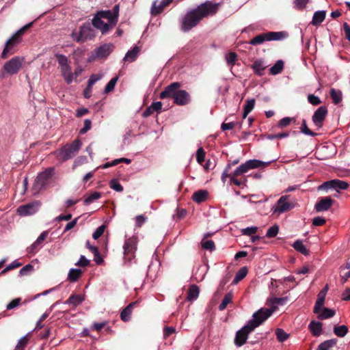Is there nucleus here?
Segmentation results:
<instances>
[{
	"mask_svg": "<svg viewBox=\"0 0 350 350\" xmlns=\"http://www.w3.org/2000/svg\"><path fill=\"white\" fill-rule=\"evenodd\" d=\"M220 6L219 3L206 1L196 8L188 12L184 16L181 28L184 31H189L196 27L204 18L215 15Z\"/></svg>",
	"mask_w": 350,
	"mask_h": 350,
	"instance_id": "nucleus-1",
	"label": "nucleus"
},
{
	"mask_svg": "<svg viewBox=\"0 0 350 350\" xmlns=\"http://www.w3.org/2000/svg\"><path fill=\"white\" fill-rule=\"evenodd\" d=\"M181 83L173 82L166 86L163 91L160 93L161 99L172 98L174 103L178 106H185L191 101V95L185 90H180Z\"/></svg>",
	"mask_w": 350,
	"mask_h": 350,
	"instance_id": "nucleus-2",
	"label": "nucleus"
},
{
	"mask_svg": "<svg viewBox=\"0 0 350 350\" xmlns=\"http://www.w3.org/2000/svg\"><path fill=\"white\" fill-rule=\"evenodd\" d=\"M33 23H29L18 29L12 36L7 40L5 47L1 53V57L7 59L16 52V46L22 41L23 34L31 27Z\"/></svg>",
	"mask_w": 350,
	"mask_h": 350,
	"instance_id": "nucleus-3",
	"label": "nucleus"
},
{
	"mask_svg": "<svg viewBox=\"0 0 350 350\" xmlns=\"http://www.w3.org/2000/svg\"><path fill=\"white\" fill-rule=\"evenodd\" d=\"M81 146V141L79 139H76L71 144H67L62 148L57 150L53 154L59 161L64 162L77 155Z\"/></svg>",
	"mask_w": 350,
	"mask_h": 350,
	"instance_id": "nucleus-4",
	"label": "nucleus"
},
{
	"mask_svg": "<svg viewBox=\"0 0 350 350\" xmlns=\"http://www.w3.org/2000/svg\"><path fill=\"white\" fill-rule=\"evenodd\" d=\"M109 12L100 10L94 15L92 19L93 27L99 30L103 35L107 34L116 26L111 20H109Z\"/></svg>",
	"mask_w": 350,
	"mask_h": 350,
	"instance_id": "nucleus-5",
	"label": "nucleus"
},
{
	"mask_svg": "<svg viewBox=\"0 0 350 350\" xmlns=\"http://www.w3.org/2000/svg\"><path fill=\"white\" fill-rule=\"evenodd\" d=\"M24 62L25 58L21 56H15L5 62L0 70V79L17 75L21 70Z\"/></svg>",
	"mask_w": 350,
	"mask_h": 350,
	"instance_id": "nucleus-6",
	"label": "nucleus"
},
{
	"mask_svg": "<svg viewBox=\"0 0 350 350\" xmlns=\"http://www.w3.org/2000/svg\"><path fill=\"white\" fill-rule=\"evenodd\" d=\"M96 35V31L92 23L86 22L80 26L79 32L73 31L70 36L73 40L80 43L93 40Z\"/></svg>",
	"mask_w": 350,
	"mask_h": 350,
	"instance_id": "nucleus-7",
	"label": "nucleus"
},
{
	"mask_svg": "<svg viewBox=\"0 0 350 350\" xmlns=\"http://www.w3.org/2000/svg\"><path fill=\"white\" fill-rule=\"evenodd\" d=\"M287 36L288 33L284 31H269L255 36L250 40L249 43L255 46L261 44L265 41L281 40Z\"/></svg>",
	"mask_w": 350,
	"mask_h": 350,
	"instance_id": "nucleus-8",
	"label": "nucleus"
},
{
	"mask_svg": "<svg viewBox=\"0 0 350 350\" xmlns=\"http://www.w3.org/2000/svg\"><path fill=\"white\" fill-rule=\"evenodd\" d=\"M270 162H263L256 159L247 161L245 163L239 166L234 172V176H241L247 172L251 169L267 167Z\"/></svg>",
	"mask_w": 350,
	"mask_h": 350,
	"instance_id": "nucleus-9",
	"label": "nucleus"
},
{
	"mask_svg": "<svg viewBox=\"0 0 350 350\" xmlns=\"http://www.w3.org/2000/svg\"><path fill=\"white\" fill-rule=\"evenodd\" d=\"M273 310L269 308H260L254 313L252 319L247 323L254 329L267 319L273 313Z\"/></svg>",
	"mask_w": 350,
	"mask_h": 350,
	"instance_id": "nucleus-10",
	"label": "nucleus"
},
{
	"mask_svg": "<svg viewBox=\"0 0 350 350\" xmlns=\"http://www.w3.org/2000/svg\"><path fill=\"white\" fill-rule=\"evenodd\" d=\"M115 46L112 43H106L96 48L91 56V58L95 59H106L114 50Z\"/></svg>",
	"mask_w": 350,
	"mask_h": 350,
	"instance_id": "nucleus-11",
	"label": "nucleus"
},
{
	"mask_svg": "<svg viewBox=\"0 0 350 350\" xmlns=\"http://www.w3.org/2000/svg\"><path fill=\"white\" fill-rule=\"evenodd\" d=\"M53 167H49L45 171L39 174L33 185L34 189L39 191L42 189L47 185L49 180L53 176Z\"/></svg>",
	"mask_w": 350,
	"mask_h": 350,
	"instance_id": "nucleus-12",
	"label": "nucleus"
},
{
	"mask_svg": "<svg viewBox=\"0 0 350 350\" xmlns=\"http://www.w3.org/2000/svg\"><path fill=\"white\" fill-rule=\"evenodd\" d=\"M254 329L247 323L240 330L237 331L235 335L234 344L237 347H239L243 345L248 338V335Z\"/></svg>",
	"mask_w": 350,
	"mask_h": 350,
	"instance_id": "nucleus-13",
	"label": "nucleus"
},
{
	"mask_svg": "<svg viewBox=\"0 0 350 350\" xmlns=\"http://www.w3.org/2000/svg\"><path fill=\"white\" fill-rule=\"evenodd\" d=\"M349 187L348 183L339 180L334 179L329 181L324 182L322 185L318 187L319 190H327L329 189H334L336 191L341 189H347Z\"/></svg>",
	"mask_w": 350,
	"mask_h": 350,
	"instance_id": "nucleus-14",
	"label": "nucleus"
},
{
	"mask_svg": "<svg viewBox=\"0 0 350 350\" xmlns=\"http://www.w3.org/2000/svg\"><path fill=\"white\" fill-rule=\"evenodd\" d=\"M40 205L38 201L21 205L17 208V213L20 216L31 215L38 211Z\"/></svg>",
	"mask_w": 350,
	"mask_h": 350,
	"instance_id": "nucleus-15",
	"label": "nucleus"
},
{
	"mask_svg": "<svg viewBox=\"0 0 350 350\" xmlns=\"http://www.w3.org/2000/svg\"><path fill=\"white\" fill-rule=\"evenodd\" d=\"M123 247L125 258L131 260L134 257V253L137 248L136 239L134 237L127 239Z\"/></svg>",
	"mask_w": 350,
	"mask_h": 350,
	"instance_id": "nucleus-16",
	"label": "nucleus"
},
{
	"mask_svg": "<svg viewBox=\"0 0 350 350\" xmlns=\"http://www.w3.org/2000/svg\"><path fill=\"white\" fill-rule=\"evenodd\" d=\"M288 196H287L280 197L275 206L274 212L282 213L292 209L294 204L288 202Z\"/></svg>",
	"mask_w": 350,
	"mask_h": 350,
	"instance_id": "nucleus-17",
	"label": "nucleus"
},
{
	"mask_svg": "<svg viewBox=\"0 0 350 350\" xmlns=\"http://www.w3.org/2000/svg\"><path fill=\"white\" fill-rule=\"evenodd\" d=\"M327 114V109L325 106H321L314 113L312 116V121L318 127L323 126V122Z\"/></svg>",
	"mask_w": 350,
	"mask_h": 350,
	"instance_id": "nucleus-18",
	"label": "nucleus"
},
{
	"mask_svg": "<svg viewBox=\"0 0 350 350\" xmlns=\"http://www.w3.org/2000/svg\"><path fill=\"white\" fill-rule=\"evenodd\" d=\"M333 203L334 200L329 196L321 198L316 203L314 208L317 212L325 211L329 209Z\"/></svg>",
	"mask_w": 350,
	"mask_h": 350,
	"instance_id": "nucleus-19",
	"label": "nucleus"
},
{
	"mask_svg": "<svg viewBox=\"0 0 350 350\" xmlns=\"http://www.w3.org/2000/svg\"><path fill=\"white\" fill-rule=\"evenodd\" d=\"M139 304L138 301H135L129 304L120 313L121 319L124 321H129L131 319V316L133 312V309L135 306Z\"/></svg>",
	"mask_w": 350,
	"mask_h": 350,
	"instance_id": "nucleus-20",
	"label": "nucleus"
},
{
	"mask_svg": "<svg viewBox=\"0 0 350 350\" xmlns=\"http://www.w3.org/2000/svg\"><path fill=\"white\" fill-rule=\"evenodd\" d=\"M48 236V232L44 231L36 239V241L27 248L28 253H35L38 248L40 247L41 244Z\"/></svg>",
	"mask_w": 350,
	"mask_h": 350,
	"instance_id": "nucleus-21",
	"label": "nucleus"
},
{
	"mask_svg": "<svg viewBox=\"0 0 350 350\" xmlns=\"http://www.w3.org/2000/svg\"><path fill=\"white\" fill-rule=\"evenodd\" d=\"M85 300V295H76L72 294L66 301L65 304L71 305L73 307L79 306Z\"/></svg>",
	"mask_w": 350,
	"mask_h": 350,
	"instance_id": "nucleus-22",
	"label": "nucleus"
},
{
	"mask_svg": "<svg viewBox=\"0 0 350 350\" xmlns=\"http://www.w3.org/2000/svg\"><path fill=\"white\" fill-rule=\"evenodd\" d=\"M251 67L254 70V72L258 76H262L264 75V71L267 68L264 64V61L260 59H256Z\"/></svg>",
	"mask_w": 350,
	"mask_h": 350,
	"instance_id": "nucleus-23",
	"label": "nucleus"
},
{
	"mask_svg": "<svg viewBox=\"0 0 350 350\" xmlns=\"http://www.w3.org/2000/svg\"><path fill=\"white\" fill-rule=\"evenodd\" d=\"M308 329L314 336H319L322 333V323L312 321L308 325Z\"/></svg>",
	"mask_w": 350,
	"mask_h": 350,
	"instance_id": "nucleus-24",
	"label": "nucleus"
},
{
	"mask_svg": "<svg viewBox=\"0 0 350 350\" xmlns=\"http://www.w3.org/2000/svg\"><path fill=\"white\" fill-rule=\"evenodd\" d=\"M208 196V193L206 190H198L193 193L192 200L197 203H201L206 201Z\"/></svg>",
	"mask_w": 350,
	"mask_h": 350,
	"instance_id": "nucleus-25",
	"label": "nucleus"
},
{
	"mask_svg": "<svg viewBox=\"0 0 350 350\" xmlns=\"http://www.w3.org/2000/svg\"><path fill=\"white\" fill-rule=\"evenodd\" d=\"M330 97L334 105H338L342 100V93L340 90L332 88L329 92Z\"/></svg>",
	"mask_w": 350,
	"mask_h": 350,
	"instance_id": "nucleus-26",
	"label": "nucleus"
},
{
	"mask_svg": "<svg viewBox=\"0 0 350 350\" xmlns=\"http://www.w3.org/2000/svg\"><path fill=\"white\" fill-rule=\"evenodd\" d=\"M200 290L198 286H190L187 291L186 299L189 301L196 300L199 295Z\"/></svg>",
	"mask_w": 350,
	"mask_h": 350,
	"instance_id": "nucleus-27",
	"label": "nucleus"
},
{
	"mask_svg": "<svg viewBox=\"0 0 350 350\" xmlns=\"http://www.w3.org/2000/svg\"><path fill=\"white\" fill-rule=\"evenodd\" d=\"M325 16V11H317L314 12L311 22L312 24L315 26L319 25L324 21Z\"/></svg>",
	"mask_w": 350,
	"mask_h": 350,
	"instance_id": "nucleus-28",
	"label": "nucleus"
},
{
	"mask_svg": "<svg viewBox=\"0 0 350 350\" xmlns=\"http://www.w3.org/2000/svg\"><path fill=\"white\" fill-rule=\"evenodd\" d=\"M139 52V48L137 46H134L126 53L124 60L129 62H134L137 59Z\"/></svg>",
	"mask_w": 350,
	"mask_h": 350,
	"instance_id": "nucleus-29",
	"label": "nucleus"
},
{
	"mask_svg": "<svg viewBox=\"0 0 350 350\" xmlns=\"http://www.w3.org/2000/svg\"><path fill=\"white\" fill-rule=\"evenodd\" d=\"M335 310L327 308H323L321 309L319 313H317L318 314L317 318L320 320H324L329 318H331L334 316Z\"/></svg>",
	"mask_w": 350,
	"mask_h": 350,
	"instance_id": "nucleus-30",
	"label": "nucleus"
},
{
	"mask_svg": "<svg viewBox=\"0 0 350 350\" xmlns=\"http://www.w3.org/2000/svg\"><path fill=\"white\" fill-rule=\"evenodd\" d=\"M248 269L247 267H241L236 273L231 284H236L241 282L247 274Z\"/></svg>",
	"mask_w": 350,
	"mask_h": 350,
	"instance_id": "nucleus-31",
	"label": "nucleus"
},
{
	"mask_svg": "<svg viewBox=\"0 0 350 350\" xmlns=\"http://www.w3.org/2000/svg\"><path fill=\"white\" fill-rule=\"evenodd\" d=\"M119 11H120V6L119 5H116L112 10H104V12H107L110 13V16L109 17V20H111L113 24L116 25L118 20L119 16Z\"/></svg>",
	"mask_w": 350,
	"mask_h": 350,
	"instance_id": "nucleus-32",
	"label": "nucleus"
},
{
	"mask_svg": "<svg viewBox=\"0 0 350 350\" xmlns=\"http://www.w3.org/2000/svg\"><path fill=\"white\" fill-rule=\"evenodd\" d=\"M62 75L68 84H70L73 81V74L71 72L70 66L61 68Z\"/></svg>",
	"mask_w": 350,
	"mask_h": 350,
	"instance_id": "nucleus-33",
	"label": "nucleus"
},
{
	"mask_svg": "<svg viewBox=\"0 0 350 350\" xmlns=\"http://www.w3.org/2000/svg\"><path fill=\"white\" fill-rule=\"evenodd\" d=\"M239 162V159H236V160L233 161L232 163H228L226 165L224 171L223 172V173L221 174V179L224 183H225V182L226 181L227 178L228 176H231L230 170H231L232 167L237 165Z\"/></svg>",
	"mask_w": 350,
	"mask_h": 350,
	"instance_id": "nucleus-34",
	"label": "nucleus"
},
{
	"mask_svg": "<svg viewBox=\"0 0 350 350\" xmlns=\"http://www.w3.org/2000/svg\"><path fill=\"white\" fill-rule=\"evenodd\" d=\"M165 7H167V5L163 1L159 3V4H157V2L154 1L151 8V14L154 16L158 15L163 12Z\"/></svg>",
	"mask_w": 350,
	"mask_h": 350,
	"instance_id": "nucleus-35",
	"label": "nucleus"
},
{
	"mask_svg": "<svg viewBox=\"0 0 350 350\" xmlns=\"http://www.w3.org/2000/svg\"><path fill=\"white\" fill-rule=\"evenodd\" d=\"M255 99L247 100L243 107V118H245L247 115L253 110L255 105Z\"/></svg>",
	"mask_w": 350,
	"mask_h": 350,
	"instance_id": "nucleus-36",
	"label": "nucleus"
},
{
	"mask_svg": "<svg viewBox=\"0 0 350 350\" xmlns=\"http://www.w3.org/2000/svg\"><path fill=\"white\" fill-rule=\"evenodd\" d=\"M336 339H330L321 342L316 350H329L330 348L333 347L336 345Z\"/></svg>",
	"mask_w": 350,
	"mask_h": 350,
	"instance_id": "nucleus-37",
	"label": "nucleus"
},
{
	"mask_svg": "<svg viewBox=\"0 0 350 350\" xmlns=\"http://www.w3.org/2000/svg\"><path fill=\"white\" fill-rule=\"evenodd\" d=\"M284 69V62L278 60L276 63L269 69V73L273 75L280 74Z\"/></svg>",
	"mask_w": 350,
	"mask_h": 350,
	"instance_id": "nucleus-38",
	"label": "nucleus"
},
{
	"mask_svg": "<svg viewBox=\"0 0 350 350\" xmlns=\"http://www.w3.org/2000/svg\"><path fill=\"white\" fill-rule=\"evenodd\" d=\"M293 248L301 254L307 256L309 254V251L306 246L303 244L301 240H297L293 244Z\"/></svg>",
	"mask_w": 350,
	"mask_h": 350,
	"instance_id": "nucleus-39",
	"label": "nucleus"
},
{
	"mask_svg": "<svg viewBox=\"0 0 350 350\" xmlns=\"http://www.w3.org/2000/svg\"><path fill=\"white\" fill-rule=\"evenodd\" d=\"M82 275L79 269H71L68 273V279L71 282H75Z\"/></svg>",
	"mask_w": 350,
	"mask_h": 350,
	"instance_id": "nucleus-40",
	"label": "nucleus"
},
{
	"mask_svg": "<svg viewBox=\"0 0 350 350\" xmlns=\"http://www.w3.org/2000/svg\"><path fill=\"white\" fill-rule=\"evenodd\" d=\"M348 327L345 325L334 327V333L338 337H344L348 333Z\"/></svg>",
	"mask_w": 350,
	"mask_h": 350,
	"instance_id": "nucleus-41",
	"label": "nucleus"
},
{
	"mask_svg": "<svg viewBox=\"0 0 350 350\" xmlns=\"http://www.w3.org/2000/svg\"><path fill=\"white\" fill-rule=\"evenodd\" d=\"M232 293H227L224 296L221 303L219 304V310H224L227 307L228 304L232 301Z\"/></svg>",
	"mask_w": 350,
	"mask_h": 350,
	"instance_id": "nucleus-42",
	"label": "nucleus"
},
{
	"mask_svg": "<svg viewBox=\"0 0 350 350\" xmlns=\"http://www.w3.org/2000/svg\"><path fill=\"white\" fill-rule=\"evenodd\" d=\"M202 247L211 252L215 250V243L212 240H204L201 241Z\"/></svg>",
	"mask_w": 350,
	"mask_h": 350,
	"instance_id": "nucleus-43",
	"label": "nucleus"
},
{
	"mask_svg": "<svg viewBox=\"0 0 350 350\" xmlns=\"http://www.w3.org/2000/svg\"><path fill=\"white\" fill-rule=\"evenodd\" d=\"M100 197L101 193L100 192L94 191L84 200V204L85 205L90 204L94 200L99 199Z\"/></svg>",
	"mask_w": 350,
	"mask_h": 350,
	"instance_id": "nucleus-44",
	"label": "nucleus"
},
{
	"mask_svg": "<svg viewBox=\"0 0 350 350\" xmlns=\"http://www.w3.org/2000/svg\"><path fill=\"white\" fill-rule=\"evenodd\" d=\"M275 335L277 336V339L279 342L285 341L289 336L288 334H286L282 329L278 328L275 329Z\"/></svg>",
	"mask_w": 350,
	"mask_h": 350,
	"instance_id": "nucleus-45",
	"label": "nucleus"
},
{
	"mask_svg": "<svg viewBox=\"0 0 350 350\" xmlns=\"http://www.w3.org/2000/svg\"><path fill=\"white\" fill-rule=\"evenodd\" d=\"M56 59L62 68L69 66L68 64V58L66 55L62 54L55 55Z\"/></svg>",
	"mask_w": 350,
	"mask_h": 350,
	"instance_id": "nucleus-46",
	"label": "nucleus"
},
{
	"mask_svg": "<svg viewBox=\"0 0 350 350\" xmlns=\"http://www.w3.org/2000/svg\"><path fill=\"white\" fill-rule=\"evenodd\" d=\"M118 77H113L106 85L105 88V93L108 94L113 90L115 85L118 81Z\"/></svg>",
	"mask_w": 350,
	"mask_h": 350,
	"instance_id": "nucleus-47",
	"label": "nucleus"
},
{
	"mask_svg": "<svg viewBox=\"0 0 350 350\" xmlns=\"http://www.w3.org/2000/svg\"><path fill=\"white\" fill-rule=\"evenodd\" d=\"M301 132L303 133L305 135L314 137L317 135V133L310 130L306 124V121L305 120H302V124L300 127Z\"/></svg>",
	"mask_w": 350,
	"mask_h": 350,
	"instance_id": "nucleus-48",
	"label": "nucleus"
},
{
	"mask_svg": "<svg viewBox=\"0 0 350 350\" xmlns=\"http://www.w3.org/2000/svg\"><path fill=\"white\" fill-rule=\"evenodd\" d=\"M33 271V266L28 264L24 266L19 271L20 276H25L29 275Z\"/></svg>",
	"mask_w": 350,
	"mask_h": 350,
	"instance_id": "nucleus-49",
	"label": "nucleus"
},
{
	"mask_svg": "<svg viewBox=\"0 0 350 350\" xmlns=\"http://www.w3.org/2000/svg\"><path fill=\"white\" fill-rule=\"evenodd\" d=\"M21 266H22V263L21 262H18L17 260H14L13 261L10 265H9L8 266H7L0 273V275H3L5 274V273H7L8 271H10V270H12L14 269H16V268H18V267H20Z\"/></svg>",
	"mask_w": 350,
	"mask_h": 350,
	"instance_id": "nucleus-50",
	"label": "nucleus"
},
{
	"mask_svg": "<svg viewBox=\"0 0 350 350\" xmlns=\"http://www.w3.org/2000/svg\"><path fill=\"white\" fill-rule=\"evenodd\" d=\"M279 232V227L276 225L270 227L266 233V237L268 238H273L276 237Z\"/></svg>",
	"mask_w": 350,
	"mask_h": 350,
	"instance_id": "nucleus-51",
	"label": "nucleus"
},
{
	"mask_svg": "<svg viewBox=\"0 0 350 350\" xmlns=\"http://www.w3.org/2000/svg\"><path fill=\"white\" fill-rule=\"evenodd\" d=\"M205 157V151L203 148H200L198 149L196 152V159L199 164L203 165V162L204 161Z\"/></svg>",
	"mask_w": 350,
	"mask_h": 350,
	"instance_id": "nucleus-52",
	"label": "nucleus"
},
{
	"mask_svg": "<svg viewBox=\"0 0 350 350\" xmlns=\"http://www.w3.org/2000/svg\"><path fill=\"white\" fill-rule=\"evenodd\" d=\"M237 176H234L233 172L231 173V176L228 177V178H230V183L234 184L237 186H241V185H244L245 183L246 182V178H244L243 180H241L237 179Z\"/></svg>",
	"mask_w": 350,
	"mask_h": 350,
	"instance_id": "nucleus-53",
	"label": "nucleus"
},
{
	"mask_svg": "<svg viewBox=\"0 0 350 350\" xmlns=\"http://www.w3.org/2000/svg\"><path fill=\"white\" fill-rule=\"evenodd\" d=\"M290 132H282L278 134H269L267 138L270 140L275 139H282L289 136Z\"/></svg>",
	"mask_w": 350,
	"mask_h": 350,
	"instance_id": "nucleus-54",
	"label": "nucleus"
},
{
	"mask_svg": "<svg viewBox=\"0 0 350 350\" xmlns=\"http://www.w3.org/2000/svg\"><path fill=\"white\" fill-rule=\"evenodd\" d=\"M110 187L118 191L122 192L123 191V187L120 184V183L116 179H113L109 183Z\"/></svg>",
	"mask_w": 350,
	"mask_h": 350,
	"instance_id": "nucleus-55",
	"label": "nucleus"
},
{
	"mask_svg": "<svg viewBox=\"0 0 350 350\" xmlns=\"http://www.w3.org/2000/svg\"><path fill=\"white\" fill-rule=\"evenodd\" d=\"M237 59V54L234 52H230L226 56V62L230 66H233Z\"/></svg>",
	"mask_w": 350,
	"mask_h": 350,
	"instance_id": "nucleus-56",
	"label": "nucleus"
},
{
	"mask_svg": "<svg viewBox=\"0 0 350 350\" xmlns=\"http://www.w3.org/2000/svg\"><path fill=\"white\" fill-rule=\"evenodd\" d=\"M258 228L256 226L247 227L241 230V232L244 235L252 236L256 233Z\"/></svg>",
	"mask_w": 350,
	"mask_h": 350,
	"instance_id": "nucleus-57",
	"label": "nucleus"
},
{
	"mask_svg": "<svg viewBox=\"0 0 350 350\" xmlns=\"http://www.w3.org/2000/svg\"><path fill=\"white\" fill-rule=\"evenodd\" d=\"M293 119L289 117H285L282 118L278 123L279 128H284L289 125Z\"/></svg>",
	"mask_w": 350,
	"mask_h": 350,
	"instance_id": "nucleus-58",
	"label": "nucleus"
},
{
	"mask_svg": "<svg viewBox=\"0 0 350 350\" xmlns=\"http://www.w3.org/2000/svg\"><path fill=\"white\" fill-rule=\"evenodd\" d=\"M29 339L27 336L22 337L18 342L16 349L19 350H23L24 348L28 343Z\"/></svg>",
	"mask_w": 350,
	"mask_h": 350,
	"instance_id": "nucleus-59",
	"label": "nucleus"
},
{
	"mask_svg": "<svg viewBox=\"0 0 350 350\" xmlns=\"http://www.w3.org/2000/svg\"><path fill=\"white\" fill-rule=\"evenodd\" d=\"M325 299H317L314 307V313H319L324 305Z\"/></svg>",
	"mask_w": 350,
	"mask_h": 350,
	"instance_id": "nucleus-60",
	"label": "nucleus"
},
{
	"mask_svg": "<svg viewBox=\"0 0 350 350\" xmlns=\"http://www.w3.org/2000/svg\"><path fill=\"white\" fill-rule=\"evenodd\" d=\"M308 100L313 105H319L321 103V99L314 94H309L308 96Z\"/></svg>",
	"mask_w": 350,
	"mask_h": 350,
	"instance_id": "nucleus-61",
	"label": "nucleus"
},
{
	"mask_svg": "<svg viewBox=\"0 0 350 350\" xmlns=\"http://www.w3.org/2000/svg\"><path fill=\"white\" fill-rule=\"evenodd\" d=\"M21 298H16L13 300H12L7 306L6 309L7 310H12L17 306H18L21 304Z\"/></svg>",
	"mask_w": 350,
	"mask_h": 350,
	"instance_id": "nucleus-62",
	"label": "nucleus"
},
{
	"mask_svg": "<svg viewBox=\"0 0 350 350\" xmlns=\"http://www.w3.org/2000/svg\"><path fill=\"white\" fill-rule=\"evenodd\" d=\"M287 297H273L270 299V301L275 305H284L287 301Z\"/></svg>",
	"mask_w": 350,
	"mask_h": 350,
	"instance_id": "nucleus-63",
	"label": "nucleus"
},
{
	"mask_svg": "<svg viewBox=\"0 0 350 350\" xmlns=\"http://www.w3.org/2000/svg\"><path fill=\"white\" fill-rule=\"evenodd\" d=\"M105 226L102 225L99 226L96 231L93 233L92 237L94 239H98L100 237H101L105 231Z\"/></svg>",
	"mask_w": 350,
	"mask_h": 350,
	"instance_id": "nucleus-64",
	"label": "nucleus"
}]
</instances>
